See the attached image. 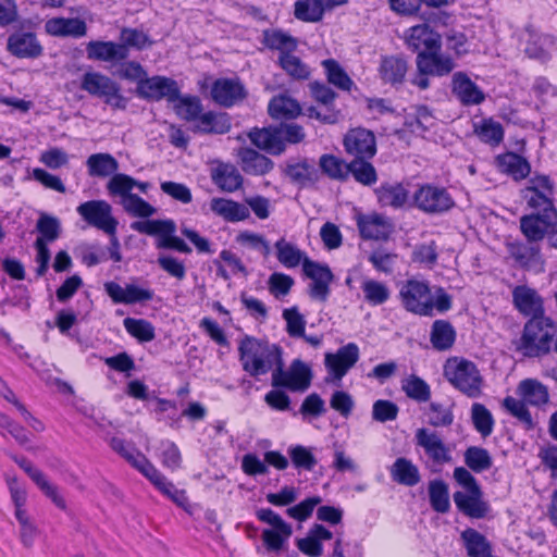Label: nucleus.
I'll use <instances>...</instances> for the list:
<instances>
[{
    "instance_id": "1",
    "label": "nucleus",
    "mask_w": 557,
    "mask_h": 557,
    "mask_svg": "<svg viewBox=\"0 0 557 557\" xmlns=\"http://www.w3.org/2000/svg\"><path fill=\"white\" fill-rule=\"evenodd\" d=\"M137 187L141 193L146 194L150 184L147 182H138L126 174H115L107 183L108 193L112 197H119V203L124 211L137 218L147 219L144 221H135L131 224V228L149 236L156 237V247L159 249H173L182 253L191 252V248L178 236H176V224L173 220H149L148 218L156 214L157 209L144 200L132 190Z\"/></svg>"
},
{
    "instance_id": "2",
    "label": "nucleus",
    "mask_w": 557,
    "mask_h": 557,
    "mask_svg": "<svg viewBox=\"0 0 557 557\" xmlns=\"http://www.w3.org/2000/svg\"><path fill=\"white\" fill-rule=\"evenodd\" d=\"M239 361L243 370L252 377L273 372L281 363L282 348L265 339L245 336L238 344Z\"/></svg>"
},
{
    "instance_id": "3",
    "label": "nucleus",
    "mask_w": 557,
    "mask_h": 557,
    "mask_svg": "<svg viewBox=\"0 0 557 557\" xmlns=\"http://www.w3.org/2000/svg\"><path fill=\"white\" fill-rule=\"evenodd\" d=\"M445 379L470 398L482 395L484 379L476 364L463 357L448 358L443 368Z\"/></svg>"
},
{
    "instance_id": "4",
    "label": "nucleus",
    "mask_w": 557,
    "mask_h": 557,
    "mask_svg": "<svg viewBox=\"0 0 557 557\" xmlns=\"http://www.w3.org/2000/svg\"><path fill=\"white\" fill-rule=\"evenodd\" d=\"M554 339H557V324L542 314L525 323L520 348L528 357H539L550 350Z\"/></svg>"
},
{
    "instance_id": "5",
    "label": "nucleus",
    "mask_w": 557,
    "mask_h": 557,
    "mask_svg": "<svg viewBox=\"0 0 557 557\" xmlns=\"http://www.w3.org/2000/svg\"><path fill=\"white\" fill-rule=\"evenodd\" d=\"M417 447L423 454L421 459L432 471L437 472L444 465L453 461L454 445L446 443L441 434L428 428H419L414 433Z\"/></svg>"
},
{
    "instance_id": "6",
    "label": "nucleus",
    "mask_w": 557,
    "mask_h": 557,
    "mask_svg": "<svg viewBox=\"0 0 557 557\" xmlns=\"http://www.w3.org/2000/svg\"><path fill=\"white\" fill-rule=\"evenodd\" d=\"M81 88L88 95L102 99L114 110H125L127 107V99L121 92L120 85L100 72H86L82 76Z\"/></svg>"
},
{
    "instance_id": "7",
    "label": "nucleus",
    "mask_w": 557,
    "mask_h": 557,
    "mask_svg": "<svg viewBox=\"0 0 557 557\" xmlns=\"http://www.w3.org/2000/svg\"><path fill=\"white\" fill-rule=\"evenodd\" d=\"M312 372L310 367L300 359L292 361L288 369H284L283 357L271 375L273 387H285L292 392H305L311 385Z\"/></svg>"
},
{
    "instance_id": "8",
    "label": "nucleus",
    "mask_w": 557,
    "mask_h": 557,
    "mask_svg": "<svg viewBox=\"0 0 557 557\" xmlns=\"http://www.w3.org/2000/svg\"><path fill=\"white\" fill-rule=\"evenodd\" d=\"M77 213L90 226L96 227L113 237V244L117 246L114 237L119 225L113 215L112 206L106 200H88L76 208Z\"/></svg>"
},
{
    "instance_id": "9",
    "label": "nucleus",
    "mask_w": 557,
    "mask_h": 557,
    "mask_svg": "<svg viewBox=\"0 0 557 557\" xmlns=\"http://www.w3.org/2000/svg\"><path fill=\"white\" fill-rule=\"evenodd\" d=\"M399 295L408 311L419 315L433 314V292L428 283L409 280L400 288Z\"/></svg>"
},
{
    "instance_id": "10",
    "label": "nucleus",
    "mask_w": 557,
    "mask_h": 557,
    "mask_svg": "<svg viewBox=\"0 0 557 557\" xmlns=\"http://www.w3.org/2000/svg\"><path fill=\"white\" fill-rule=\"evenodd\" d=\"M260 521L271 525L262 531V541L268 550L278 552L292 535V527L286 523L280 515L269 508H261L257 511Z\"/></svg>"
},
{
    "instance_id": "11",
    "label": "nucleus",
    "mask_w": 557,
    "mask_h": 557,
    "mask_svg": "<svg viewBox=\"0 0 557 557\" xmlns=\"http://www.w3.org/2000/svg\"><path fill=\"white\" fill-rule=\"evenodd\" d=\"M413 201L419 210L432 214L446 212L455 205L451 196L445 188L430 184L421 186L414 193Z\"/></svg>"
},
{
    "instance_id": "12",
    "label": "nucleus",
    "mask_w": 557,
    "mask_h": 557,
    "mask_svg": "<svg viewBox=\"0 0 557 557\" xmlns=\"http://www.w3.org/2000/svg\"><path fill=\"white\" fill-rule=\"evenodd\" d=\"M359 359V348L356 344L349 343L341 347L336 352H326L324 364L329 376L326 381H342L346 373Z\"/></svg>"
},
{
    "instance_id": "13",
    "label": "nucleus",
    "mask_w": 557,
    "mask_h": 557,
    "mask_svg": "<svg viewBox=\"0 0 557 557\" xmlns=\"http://www.w3.org/2000/svg\"><path fill=\"white\" fill-rule=\"evenodd\" d=\"M557 225V210L548 209L546 213L528 214L520 218V231L529 242L540 244Z\"/></svg>"
},
{
    "instance_id": "14",
    "label": "nucleus",
    "mask_w": 557,
    "mask_h": 557,
    "mask_svg": "<svg viewBox=\"0 0 557 557\" xmlns=\"http://www.w3.org/2000/svg\"><path fill=\"white\" fill-rule=\"evenodd\" d=\"M177 83L169 77L153 76L146 77V79L139 83L136 87L137 95L146 100L159 101L165 99L169 103L175 100L178 94Z\"/></svg>"
},
{
    "instance_id": "15",
    "label": "nucleus",
    "mask_w": 557,
    "mask_h": 557,
    "mask_svg": "<svg viewBox=\"0 0 557 557\" xmlns=\"http://www.w3.org/2000/svg\"><path fill=\"white\" fill-rule=\"evenodd\" d=\"M302 270L311 280V284L309 285L310 297L325 301L330 295V284L334 278L331 269L326 264L306 259Z\"/></svg>"
},
{
    "instance_id": "16",
    "label": "nucleus",
    "mask_w": 557,
    "mask_h": 557,
    "mask_svg": "<svg viewBox=\"0 0 557 557\" xmlns=\"http://www.w3.org/2000/svg\"><path fill=\"white\" fill-rule=\"evenodd\" d=\"M404 40L409 50L416 52H428L431 49H441V35L429 24H419L408 28L404 34Z\"/></svg>"
},
{
    "instance_id": "17",
    "label": "nucleus",
    "mask_w": 557,
    "mask_h": 557,
    "mask_svg": "<svg viewBox=\"0 0 557 557\" xmlns=\"http://www.w3.org/2000/svg\"><path fill=\"white\" fill-rule=\"evenodd\" d=\"M418 73L430 76L448 75L456 66L454 60L441 52V49H431L420 52L416 59Z\"/></svg>"
},
{
    "instance_id": "18",
    "label": "nucleus",
    "mask_w": 557,
    "mask_h": 557,
    "mask_svg": "<svg viewBox=\"0 0 557 557\" xmlns=\"http://www.w3.org/2000/svg\"><path fill=\"white\" fill-rule=\"evenodd\" d=\"M344 147L355 159H371L376 153L374 134L366 128L350 129L344 137Z\"/></svg>"
},
{
    "instance_id": "19",
    "label": "nucleus",
    "mask_w": 557,
    "mask_h": 557,
    "mask_svg": "<svg viewBox=\"0 0 557 557\" xmlns=\"http://www.w3.org/2000/svg\"><path fill=\"white\" fill-rule=\"evenodd\" d=\"M451 92L466 107L479 106L485 100L484 91L465 72L454 73Z\"/></svg>"
},
{
    "instance_id": "20",
    "label": "nucleus",
    "mask_w": 557,
    "mask_h": 557,
    "mask_svg": "<svg viewBox=\"0 0 557 557\" xmlns=\"http://www.w3.org/2000/svg\"><path fill=\"white\" fill-rule=\"evenodd\" d=\"M511 258L522 268L543 270L544 259L540 244L529 242H513L507 245Z\"/></svg>"
},
{
    "instance_id": "21",
    "label": "nucleus",
    "mask_w": 557,
    "mask_h": 557,
    "mask_svg": "<svg viewBox=\"0 0 557 557\" xmlns=\"http://www.w3.org/2000/svg\"><path fill=\"white\" fill-rule=\"evenodd\" d=\"M104 289L115 304L133 305L149 301L153 298V292L151 289L135 284L121 286L115 282H108L104 284Z\"/></svg>"
},
{
    "instance_id": "22",
    "label": "nucleus",
    "mask_w": 557,
    "mask_h": 557,
    "mask_svg": "<svg viewBox=\"0 0 557 557\" xmlns=\"http://www.w3.org/2000/svg\"><path fill=\"white\" fill-rule=\"evenodd\" d=\"M212 99L223 107H232L246 97L244 85L238 78H219L211 88Z\"/></svg>"
},
{
    "instance_id": "23",
    "label": "nucleus",
    "mask_w": 557,
    "mask_h": 557,
    "mask_svg": "<svg viewBox=\"0 0 557 557\" xmlns=\"http://www.w3.org/2000/svg\"><path fill=\"white\" fill-rule=\"evenodd\" d=\"M235 156L242 170L248 175L262 176L274 168V163L270 158L248 147L237 149Z\"/></svg>"
},
{
    "instance_id": "24",
    "label": "nucleus",
    "mask_w": 557,
    "mask_h": 557,
    "mask_svg": "<svg viewBox=\"0 0 557 557\" xmlns=\"http://www.w3.org/2000/svg\"><path fill=\"white\" fill-rule=\"evenodd\" d=\"M8 50L17 58L36 59L42 54V46L34 33L12 34L8 39Z\"/></svg>"
},
{
    "instance_id": "25",
    "label": "nucleus",
    "mask_w": 557,
    "mask_h": 557,
    "mask_svg": "<svg viewBox=\"0 0 557 557\" xmlns=\"http://www.w3.org/2000/svg\"><path fill=\"white\" fill-rule=\"evenodd\" d=\"M86 53L89 60L112 62L125 60L128 50L124 45L113 41L92 40L87 44Z\"/></svg>"
},
{
    "instance_id": "26",
    "label": "nucleus",
    "mask_w": 557,
    "mask_h": 557,
    "mask_svg": "<svg viewBox=\"0 0 557 557\" xmlns=\"http://www.w3.org/2000/svg\"><path fill=\"white\" fill-rule=\"evenodd\" d=\"M333 536L332 532L322 524H313L307 535L296 540L297 548L309 557H320L323 554V541H329Z\"/></svg>"
},
{
    "instance_id": "27",
    "label": "nucleus",
    "mask_w": 557,
    "mask_h": 557,
    "mask_svg": "<svg viewBox=\"0 0 557 557\" xmlns=\"http://www.w3.org/2000/svg\"><path fill=\"white\" fill-rule=\"evenodd\" d=\"M516 308L524 315H542L543 300L537 292L528 286H517L512 292Z\"/></svg>"
},
{
    "instance_id": "28",
    "label": "nucleus",
    "mask_w": 557,
    "mask_h": 557,
    "mask_svg": "<svg viewBox=\"0 0 557 557\" xmlns=\"http://www.w3.org/2000/svg\"><path fill=\"white\" fill-rule=\"evenodd\" d=\"M358 227L366 239H385L392 232L391 222L377 213L359 216Z\"/></svg>"
},
{
    "instance_id": "29",
    "label": "nucleus",
    "mask_w": 557,
    "mask_h": 557,
    "mask_svg": "<svg viewBox=\"0 0 557 557\" xmlns=\"http://www.w3.org/2000/svg\"><path fill=\"white\" fill-rule=\"evenodd\" d=\"M210 210L227 222H239L249 218L250 212L246 205L226 198H212Z\"/></svg>"
},
{
    "instance_id": "30",
    "label": "nucleus",
    "mask_w": 557,
    "mask_h": 557,
    "mask_svg": "<svg viewBox=\"0 0 557 557\" xmlns=\"http://www.w3.org/2000/svg\"><path fill=\"white\" fill-rule=\"evenodd\" d=\"M45 30L52 36L83 37L87 33L86 23L77 17H53L45 23Z\"/></svg>"
},
{
    "instance_id": "31",
    "label": "nucleus",
    "mask_w": 557,
    "mask_h": 557,
    "mask_svg": "<svg viewBox=\"0 0 557 557\" xmlns=\"http://www.w3.org/2000/svg\"><path fill=\"white\" fill-rule=\"evenodd\" d=\"M248 137L257 148L271 154H280L285 149L278 128H255L248 133Z\"/></svg>"
},
{
    "instance_id": "32",
    "label": "nucleus",
    "mask_w": 557,
    "mask_h": 557,
    "mask_svg": "<svg viewBox=\"0 0 557 557\" xmlns=\"http://www.w3.org/2000/svg\"><path fill=\"white\" fill-rule=\"evenodd\" d=\"M110 446L143 475L148 471V468L153 466L143 453H140L131 443L125 442L123 438L112 437Z\"/></svg>"
},
{
    "instance_id": "33",
    "label": "nucleus",
    "mask_w": 557,
    "mask_h": 557,
    "mask_svg": "<svg viewBox=\"0 0 557 557\" xmlns=\"http://www.w3.org/2000/svg\"><path fill=\"white\" fill-rule=\"evenodd\" d=\"M481 490L456 492L454 502L458 509L471 518H482L487 511L486 504L481 499Z\"/></svg>"
},
{
    "instance_id": "34",
    "label": "nucleus",
    "mask_w": 557,
    "mask_h": 557,
    "mask_svg": "<svg viewBox=\"0 0 557 557\" xmlns=\"http://www.w3.org/2000/svg\"><path fill=\"white\" fill-rule=\"evenodd\" d=\"M162 494L168 496L176 505L185 507L188 503L185 491L177 490L154 466L148 468L144 474Z\"/></svg>"
},
{
    "instance_id": "35",
    "label": "nucleus",
    "mask_w": 557,
    "mask_h": 557,
    "mask_svg": "<svg viewBox=\"0 0 557 557\" xmlns=\"http://www.w3.org/2000/svg\"><path fill=\"white\" fill-rule=\"evenodd\" d=\"M212 181L222 190L232 193L243 184V177L235 165L219 163L211 173Z\"/></svg>"
},
{
    "instance_id": "36",
    "label": "nucleus",
    "mask_w": 557,
    "mask_h": 557,
    "mask_svg": "<svg viewBox=\"0 0 557 557\" xmlns=\"http://www.w3.org/2000/svg\"><path fill=\"white\" fill-rule=\"evenodd\" d=\"M517 394L532 406H542L549 401L548 388L535 379L522 380L518 384Z\"/></svg>"
},
{
    "instance_id": "37",
    "label": "nucleus",
    "mask_w": 557,
    "mask_h": 557,
    "mask_svg": "<svg viewBox=\"0 0 557 557\" xmlns=\"http://www.w3.org/2000/svg\"><path fill=\"white\" fill-rule=\"evenodd\" d=\"M408 71L407 61L397 55H387L381 59L379 74L382 81L392 85L399 84Z\"/></svg>"
},
{
    "instance_id": "38",
    "label": "nucleus",
    "mask_w": 557,
    "mask_h": 557,
    "mask_svg": "<svg viewBox=\"0 0 557 557\" xmlns=\"http://www.w3.org/2000/svg\"><path fill=\"white\" fill-rule=\"evenodd\" d=\"M496 163L503 173L512 176L516 181L525 178L531 171L530 163L524 158L513 152L498 156Z\"/></svg>"
},
{
    "instance_id": "39",
    "label": "nucleus",
    "mask_w": 557,
    "mask_h": 557,
    "mask_svg": "<svg viewBox=\"0 0 557 557\" xmlns=\"http://www.w3.org/2000/svg\"><path fill=\"white\" fill-rule=\"evenodd\" d=\"M269 114L276 120L295 119L300 112L299 103L287 95H278L271 99L268 106Z\"/></svg>"
},
{
    "instance_id": "40",
    "label": "nucleus",
    "mask_w": 557,
    "mask_h": 557,
    "mask_svg": "<svg viewBox=\"0 0 557 557\" xmlns=\"http://www.w3.org/2000/svg\"><path fill=\"white\" fill-rule=\"evenodd\" d=\"M171 104L176 115L187 122L196 123L202 113L201 101L196 96H181L178 92Z\"/></svg>"
},
{
    "instance_id": "41",
    "label": "nucleus",
    "mask_w": 557,
    "mask_h": 557,
    "mask_svg": "<svg viewBox=\"0 0 557 557\" xmlns=\"http://www.w3.org/2000/svg\"><path fill=\"white\" fill-rule=\"evenodd\" d=\"M393 480L406 486H413L420 482L418 467L407 458H397L391 468Z\"/></svg>"
},
{
    "instance_id": "42",
    "label": "nucleus",
    "mask_w": 557,
    "mask_h": 557,
    "mask_svg": "<svg viewBox=\"0 0 557 557\" xmlns=\"http://www.w3.org/2000/svg\"><path fill=\"white\" fill-rule=\"evenodd\" d=\"M88 174L94 177H107L111 174H116L119 163L109 153H94L88 157L86 161Z\"/></svg>"
},
{
    "instance_id": "43",
    "label": "nucleus",
    "mask_w": 557,
    "mask_h": 557,
    "mask_svg": "<svg viewBox=\"0 0 557 557\" xmlns=\"http://www.w3.org/2000/svg\"><path fill=\"white\" fill-rule=\"evenodd\" d=\"M456 339V331L454 326L445 320H436L431 329L430 341L432 346L437 350L449 349Z\"/></svg>"
},
{
    "instance_id": "44",
    "label": "nucleus",
    "mask_w": 557,
    "mask_h": 557,
    "mask_svg": "<svg viewBox=\"0 0 557 557\" xmlns=\"http://www.w3.org/2000/svg\"><path fill=\"white\" fill-rule=\"evenodd\" d=\"M435 123L433 112L426 106H417L407 113L405 125L412 133L422 134Z\"/></svg>"
},
{
    "instance_id": "45",
    "label": "nucleus",
    "mask_w": 557,
    "mask_h": 557,
    "mask_svg": "<svg viewBox=\"0 0 557 557\" xmlns=\"http://www.w3.org/2000/svg\"><path fill=\"white\" fill-rule=\"evenodd\" d=\"M276 258L285 268L292 269L309 259L296 245L281 238L275 243Z\"/></svg>"
},
{
    "instance_id": "46",
    "label": "nucleus",
    "mask_w": 557,
    "mask_h": 557,
    "mask_svg": "<svg viewBox=\"0 0 557 557\" xmlns=\"http://www.w3.org/2000/svg\"><path fill=\"white\" fill-rule=\"evenodd\" d=\"M375 193L382 206L400 208L408 200V191L401 184H384Z\"/></svg>"
},
{
    "instance_id": "47",
    "label": "nucleus",
    "mask_w": 557,
    "mask_h": 557,
    "mask_svg": "<svg viewBox=\"0 0 557 557\" xmlns=\"http://www.w3.org/2000/svg\"><path fill=\"white\" fill-rule=\"evenodd\" d=\"M195 127L202 133L225 134L231 128V123L226 114L207 112L201 113Z\"/></svg>"
},
{
    "instance_id": "48",
    "label": "nucleus",
    "mask_w": 557,
    "mask_h": 557,
    "mask_svg": "<svg viewBox=\"0 0 557 557\" xmlns=\"http://www.w3.org/2000/svg\"><path fill=\"white\" fill-rule=\"evenodd\" d=\"M363 299L371 306L385 304L391 296L388 286L373 278H364L360 286Z\"/></svg>"
},
{
    "instance_id": "49",
    "label": "nucleus",
    "mask_w": 557,
    "mask_h": 557,
    "mask_svg": "<svg viewBox=\"0 0 557 557\" xmlns=\"http://www.w3.org/2000/svg\"><path fill=\"white\" fill-rule=\"evenodd\" d=\"M474 133L483 143L491 146H498L504 139V128L502 124L493 119H484L476 123Z\"/></svg>"
},
{
    "instance_id": "50",
    "label": "nucleus",
    "mask_w": 557,
    "mask_h": 557,
    "mask_svg": "<svg viewBox=\"0 0 557 557\" xmlns=\"http://www.w3.org/2000/svg\"><path fill=\"white\" fill-rule=\"evenodd\" d=\"M401 389L409 398L419 403L428 401L431 397L429 384L414 374H411L401 381Z\"/></svg>"
},
{
    "instance_id": "51",
    "label": "nucleus",
    "mask_w": 557,
    "mask_h": 557,
    "mask_svg": "<svg viewBox=\"0 0 557 557\" xmlns=\"http://www.w3.org/2000/svg\"><path fill=\"white\" fill-rule=\"evenodd\" d=\"M324 8L320 0H298L295 3V17L309 23H315L322 20Z\"/></svg>"
},
{
    "instance_id": "52",
    "label": "nucleus",
    "mask_w": 557,
    "mask_h": 557,
    "mask_svg": "<svg viewBox=\"0 0 557 557\" xmlns=\"http://www.w3.org/2000/svg\"><path fill=\"white\" fill-rule=\"evenodd\" d=\"M123 325L131 336L141 343L151 342L156 337L154 326L145 319L125 318Z\"/></svg>"
},
{
    "instance_id": "53",
    "label": "nucleus",
    "mask_w": 557,
    "mask_h": 557,
    "mask_svg": "<svg viewBox=\"0 0 557 557\" xmlns=\"http://www.w3.org/2000/svg\"><path fill=\"white\" fill-rule=\"evenodd\" d=\"M36 228L40 234L36 240H41L45 244L57 240L61 234L60 220L47 213L40 214Z\"/></svg>"
},
{
    "instance_id": "54",
    "label": "nucleus",
    "mask_w": 557,
    "mask_h": 557,
    "mask_svg": "<svg viewBox=\"0 0 557 557\" xmlns=\"http://www.w3.org/2000/svg\"><path fill=\"white\" fill-rule=\"evenodd\" d=\"M471 420L474 429L486 437L492 434L494 428V418L491 411L482 404L474 403L471 407Z\"/></svg>"
},
{
    "instance_id": "55",
    "label": "nucleus",
    "mask_w": 557,
    "mask_h": 557,
    "mask_svg": "<svg viewBox=\"0 0 557 557\" xmlns=\"http://www.w3.org/2000/svg\"><path fill=\"white\" fill-rule=\"evenodd\" d=\"M325 69L327 81L335 87L349 91L354 86L352 79L347 75L344 69L333 59H327L322 62Z\"/></svg>"
},
{
    "instance_id": "56",
    "label": "nucleus",
    "mask_w": 557,
    "mask_h": 557,
    "mask_svg": "<svg viewBox=\"0 0 557 557\" xmlns=\"http://www.w3.org/2000/svg\"><path fill=\"white\" fill-rule=\"evenodd\" d=\"M462 537L466 542V547L469 556L492 557L490 544L482 534L472 529H468L463 531Z\"/></svg>"
},
{
    "instance_id": "57",
    "label": "nucleus",
    "mask_w": 557,
    "mask_h": 557,
    "mask_svg": "<svg viewBox=\"0 0 557 557\" xmlns=\"http://www.w3.org/2000/svg\"><path fill=\"white\" fill-rule=\"evenodd\" d=\"M367 159H355L349 163V175L364 186H371L376 183L377 174L375 168L366 161Z\"/></svg>"
},
{
    "instance_id": "58",
    "label": "nucleus",
    "mask_w": 557,
    "mask_h": 557,
    "mask_svg": "<svg viewBox=\"0 0 557 557\" xmlns=\"http://www.w3.org/2000/svg\"><path fill=\"white\" fill-rule=\"evenodd\" d=\"M430 503L437 512H447L450 508L448 486L441 480H435L429 484Z\"/></svg>"
},
{
    "instance_id": "59",
    "label": "nucleus",
    "mask_w": 557,
    "mask_h": 557,
    "mask_svg": "<svg viewBox=\"0 0 557 557\" xmlns=\"http://www.w3.org/2000/svg\"><path fill=\"white\" fill-rule=\"evenodd\" d=\"M554 45L553 38L547 35H530L525 46V53L533 59L547 60Z\"/></svg>"
},
{
    "instance_id": "60",
    "label": "nucleus",
    "mask_w": 557,
    "mask_h": 557,
    "mask_svg": "<svg viewBox=\"0 0 557 557\" xmlns=\"http://www.w3.org/2000/svg\"><path fill=\"white\" fill-rule=\"evenodd\" d=\"M320 166L323 173L333 180L345 181L349 176V163L344 162L335 156H322L320 158Z\"/></svg>"
},
{
    "instance_id": "61",
    "label": "nucleus",
    "mask_w": 557,
    "mask_h": 557,
    "mask_svg": "<svg viewBox=\"0 0 557 557\" xmlns=\"http://www.w3.org/2000/svg\"><path fill=\"white\" fill-rule=\"evenodd\" d=\"M282 69L295 79H308L310 76L309 66L293 53L280 54Z\"/></svg>"
},
{
    "instance_id": "62",
    "label": "nucleus",
    "mask_w": 557,
    "mask_h": 557,
    "mask_svg": "<svg viewBox=\"0 0 557 557\" xmlns=\"http://www.w3.org/2000/svg\"><path fill=\"white\" fill-rule=\"evenodd\" d=\"M465 462L474 472H483L492 467L488 451L478 446H471L465 451Z\"/></svg>"
},
{
    "instance_id": "63",
    "label": "nucleus",
    "mask_w": 557,
    "mask_h": 557,
    "mask_svg": "<svg viewBox=\"0 0 557 557\" xmlns=\"http://www.w3.org/2000/svg\"><path fill=\"white\" fill-rule=\"evenodd\" d=\"M264 42L281 54L292 53L297 48V39L280 30L265 32Z\"/></svg>"
},
{
    "instance_id": "64",
    "label": "nucleus",
    "mask_w": 557,
    "mask_h": 557,
    "mask_svg": "<svg viewBox=\"0 0 557 557\" xmlns=\"http://www.w3.org/2000/svg\"><path fill=\"white\" fill-rule=\"evenodd\" d=\"M36 486L58 509L67 511V503L62 490L51 482L47 475L36 483Z\"/></svg>"
}]
</instances>
